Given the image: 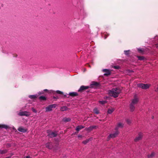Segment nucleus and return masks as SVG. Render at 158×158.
Returning <instances> with one entry per match:
<instances>
[{"instance_id": "8fccbe9b", "label": "nucleus", "mask_w": 158, "mask_h": 158, "mask_svg": "<svg viewBox=\"0 0 158 158\" xmlns=\"http://www.w3.org/2000/svg\"><path fill=\"white\" fill-rule=\"evenodd\" d=\"M41 94H44V93H43V92H42V93Z\"/></svg>"}, {"instance_id": "9b49d317", "label": "nucleus", "mask_w": 158, "mask_h": 158, "mask_svg": "<svg viewBox=\"0 0 158 158\" xmlns=\"http://www.w3.org/2000/svg\"><path fill=\"white\" fill-rule=\"evenodd\" d=\"M99 85V83L97 82L93 81L92 84H90V86L91 87L93 88L94 86L97 87Z\"/></svg>"}, {"instance_id": "a211bd4d", "label": "nucleus", "mask_w": 158, "mask_h": 158, "mask_svg": "<svg viewBox=\"0 0 158 158\" xmlns=\"http://www.w3.org/2000/svg\"><path fill=\"white\" fill-rule=\"evenodd\" d=\"M130 110L131 111L133 112L135 109V105L131 104H130Z\"/></svg>"}, {"instance_id": "393cba45", "label": "nucleus", "mask_w": 158, "mask_h": 158, "mask_svg": "<svg viewBox=\"0 0 158 158\" xmlns=\"http://www.w3.org/2000/svg\"><path fill=\"white\" fill-rule=\"evenodd\" d=\"M8 127V126L6 125L0 124V129L2 128L7 129Z\"/></svg>"}, {"instance_id": "dca6fc26", "label": "nucleus", "mask_w": 158, "mask_h": 158, "mask_svg": "<svg viewBox=\"0 0 158 158\" xmlns=\"http://www.w3.org/2000/svg\"><path fill=\"white\" fill-rule=\"evenodd\" d=\"M39 98L41 101H45L47 100L45 96H43L39 97Z\"/></svg>"}, {"instance_id": "09e8293b", "label": "nucleus", "mask_w": 158, "mask_h": 158, "mask_svg": "<svg viewBox=\"0 0 158 158\" xmlns=\"http://www.w3.org/2000/svg\"><path fill=\"white\" fill-rule=\"evenodd\" d=\"M79 136V137H81V136L80 135V136Z\"/></svg>"}, {"instance_id": "79ce46f5", "label": "nucleus", "mask_w": 158, "mask_h": 158, "mask_svg": "<svg viewBox=\"0 0 158 158\" xmlns=\"http://www.w3.org/2000/svg\"><path fill=\"white\" fill-rule=\"evenodd\" d=\"M58 97H53V98L54 99H58Z\"/></svg>"}, {"instance_id": "49530a36", "label": "nucleus", "mask_w": 158, "mask_h": 158, "mask_svg": "<svg viewBox=\"0 0 158 158\" xmlns=\"http://www.w3.org/2000/svg\"><path fill=\"white\" fill-rule=\"evenodd\" d=\"M152 119H153L154 118V116H152Z\"/></svg>"}, {"instance_id": "4be33fe9", "label": "nucleus", "mask_w": 158, "mask_h": 158, "mask_svg": "<svg viewBox=\"0 0 158 158\" xmlns=\"http://www.w3.org/2000/svg\"><path fill=\"white\" fill-rule=\"evenodd\" d=\"M137 57L139 60H143L145 59V57L143 56H137Z\"/></svg>"}, {"instance_id": "cd10ccee", "label": "nucleus", "mask_w": 158, "mask_h": 158, "mask_svg": "<svg viewBox=\"0 0 158 158\" xmlns=\"http://www.w3.org/2000/svg\"><path fill=\"white\" fill-rule=\"evenodd\" d=\"M93 111L94 113H95L97 114H98L99 113V112L97 108H96L94 109L93 110Z\"/></svg>"}, {"instance_id": "37998d69", "label": "nucleus", "mask_w": 158, "mask_h": 158, "mask_svg": "<svg viewBox=\"0 0 158 158\" xmlns=\"http://www.w3.org/2000/svg\"><path fill=\"white\" fill-rule=\"evenodd\" d=\"M156 48H158V44H156Z\"/></svg>"}, {"instance_id": "39448f33", "label": "nucleus", "mask_w": 158, "mask_h": 158, "mask_svg": "<svg viewBox=\"0 0 158 158\" xmlns=\"http://www.w3.org/2000/svg\"><path fill=\"white\" fill-rule=\"evenodd\" d=\"M89 87L88 86H85L84 85H82L81 86L80 89L78 90V92H79L81 93L83 92L86 89H88Z\"/></svg>"}, {"instance_id": "4c0bfd02", "label": "nucleus", "mask_w": 158, "mask_h": 158, "mask_svg": "<svg viewBox=\"0 0 158 158\" xmlns=\"http://www.w3.org/2000/svg\"><path fill=\"white\" fill-rule=\"evenodd\" d=\"M127 123L128 124H130L131 123V120L130 119H127Z\"/></svg>"}, {"instance_id": "f03ea898", "label": "nucleus", "mask_w": 158, "mask_h": 158, "mask_svg": "<svg viewBox=\"0 0 158 158\" xmlns=\"http://www.w3.org/2000/svg\"><path fill=\"white\" fill-rule=\"evenodd\" d=\"M137 86L142 89H146L149 87V85L148 84L139 83L137 84Z\"/></svg>"}, {"instance_id": "f257e3e1", "label": "nucleus", "mask_w": 158, "mask_h": 158, "mask_svg": "<svg viewBox=\"0 0 158 158\" xmlns=\"http://www.w3.org/2000/svg\"><path fill=\"white\" fill-rule=\"evenodd\" d=\"M121 91V90L119 88L115 87L111 90H108V93L110 96L116 98L118 97Z\"/></svg>"}, {"instance_id": "b1692460", "label": "nucleus", "mask_w": 158, "mask_h": 158, "mask_svg": "<svg viewBox=\"0 0 158 158\" xmlns=\"http://www.w3.org/2000/svg\"><path fill=\"white\" fill-rule=\"evenodd\" d=\"M114 110V109L113 108H112L111 109H108L107 112L108 114H111Z\"/></svg>"}, {"instance_id": "a18cd8bd", "label": "nucleus", "mask_w": 158, "mask_h": 158, "mask_svg": "<svg viewBox=\"0 0 158 158\" xmlns=\"http://www.w3.org/2000/svg\"><path fill=\"white\" fill-rule=\"evenodd\" d=\"M66 97V95H64L63 96V97H64V98H65Z\"/></svg>"}, {"instance_id": "c85d7f7f", "label": "nucleus", "mask_w": 158, "mask_h": 158, "mask_svg": "<svg viewBox=\"0 0 158 158\" xmlns=\"http://www.w3.org/2000/svg\"><path fill=\"white\" fill-rule=\"evenodd\" d=\"M90 139H86V140H84V141H83V142H82V143L85 144H86L88 143V142L90 141Z\"/></svg>"}, {"instance_id": "423d86ee", "label": "nucleus", "mask_w": 158, "mask_h": 158, "mask_svg": "<svg viewBox=\"0 0 158 158\" xmlns=\"http://www.w3.org/2000/svg\"><path fill=\"white\" fill-rule=\"evenodd\" d=\"M142 134L141 133H139L138 136L136 137L134 139V140L135 142H138L142 139Z\"/></svg>"}, {"instance_id": "6ab92c4d", "label": "nucleus", "mask_w": 158, "mask_h": 158, "mask_svg": "<svg viewBox=\"0 0 158 158\" xmlns=\"http://www.w3.org/2000/svg\"><path fill=\"white\" fill-rule=\"evenodd\" d=\"M62 120L63 122L67 123L70 121L71 120V119L69 118H63Z\"/></svg>"}, {"instance_id": "58836bf2", "label": "nucleus", "mask_w": 158, "mask_h": 158, "mask_svg": "<svg viewBox=\"0 0 158 158\" xmlns=\"http://www.w3.org/2000/svg\"><path fill=\"white\" fill-rule=\"evenodd\" d=\"M17 56V55L16 54H14L13 55V57H16Z\"/></svg>"}, {"instance_id": "c9c22d12", "label": "nucleus", "mask_w": 158, "mask_h": 158, "mask_svg": "<svg viewBox=\"0 0 158 158\" xmlns=\"http://www.w3.org/2000/svg\"><path fill=\"white\" fill-rule=\"evenodd\" d=\"M51 105L52 108H55L57 106L56 104H53Z\"/></svg>"}, {"instance_id": "a19ab883", "label": "nucleus", "mask_w": 158, "mask_h": 158, "mask_svg": "<svg viewBox=\"0 0 158 158\" xmlns=\"http://www.w3.org/2000/svg\"><path fill=\"white\" fill-rule=\"evenodd\" d=\"M44 91L45 92L48 91V90L47 89H44Z\"/></svg>"}, {"instance_id": "20e7f679", "label": "nucleus", "mask_w": 158, "mask_h": 158, "mask_svg": "<svg viewBox=\"0 0 158 158\" xmlns=\"http://www.w3.org/2000/svg\"><path fill=\"white\" fill-rule=\"evenodd\" d=\"M116 132L113 134H110L107 137V141H109L111 138H113L116 137L119 134V132L118 131H116Z\"/></svg>"}, {"instance_id": "aec40b11", "label": "nucleus", "mask_w": 158, "mask_h": 158, "mask_svg": "<svg viewBox=\"0 0 158 158\" xmlns=\"http://www.w3.org/2000/svg\"><path fill=\"white\" fill-rule=\"evenodd\" d=\"M96 127L95 126H90L89 127L86 128V130L88 131H91L94 129Z\"/></svg>"}, {"instance_id": "473e14b6", "label": "nucleus", "mask_w": 158, "mask_h": 158, "mask_svg": "<svg viewBox=\"0 0 158 158\" xmlns=\"http://www.w3.org/2000/svg\"><path fill=\"white\" fill-rule=\"evenodd\" d=\"M138 51L140 53H142L144 52V50L143 49L139 48L138 49Z\"/></svg>"}, {"instance_id": "0eeeda50", "label": "nucleus", "mask_w": 158, "mask_h": 158, "mask_svg": "<svg viewBox=\"0 0 158 158\" xmlns=\"http://www.w3.org/2000/svg\"><path fill=\"white\" fill-rule=\"evenodd\" d=\"M29 113L27 111H21L20 112L19 115L20 116H28L29 114Z\"/></svg>"}, {"instance_id": "6e6552de", "label": "nucleus", "mask_w": 158, "mask_h": 158, "mask_svg": "<svg viewBox=\"0 0 158 158\" xmlns=\"http://www.w3.org/2000/svg\"><path fill=\"white\" fill-rule=\"evenodd\" d=\"M103 71L104 72H105V73L104 74V75L106 76H108L110 75L111 73L110 70L106 69H103Z\"/></svg>"}, {"instance_id": "412c9836", "label": "nucleus", "mask_w": 158, "mask_h": 158, "mask_svg": "<svg viewBox=\"0 0 158 158\" xmlns=\"http://www.w3.org/2000/svg\"><path fill=\"white\" fill-rule=\"evenodd\" d=\"M109 34L106 32H105L103 33V35L105 39H106L109 35Z\"/></svg>"}, {"instance_id": "f3484780", "label": "nucleus", "mask_w": 158, "mask_h": 158, "mask_svg": "<svg viewBox=\"0 0 158 158\" xmlns=\"http://www.w3.org/2000/svg\"><path fill=\"white\" fill-rule=\"evenodd\" d=\"M52 108L51 105L48 106L46 108V111L48 112L52 110Z\"/></svg>"}, {"instance_id": "9d476101", "label": "nucleus", "mask_w": 158, "mask_h": 158, "mask_svg": "<svg viewBox=\"0 0 158 158\" xmlns=\"http://www.w3.org/2000/svg\"><path fill=\"white\" fill-rule=\"evenodd\" d=\"M123 124L121 123H118L117 127L115 128V131H118V129L119 128H122L123 127Z\"/></svg>"}, {"instance_id": "5701e85b", "label": "nucleus", "mask_w": 158, "mask_h": 158, "mask_svg": "<svg viewBox=\"0 0 158 158\" xmlns=\"http://www.w3.org/2000/svg\"><path fill=\"white\" fill-rule=\"evenodd\" d=\"M29 97L31 99H35L37 98V96L36 95H30Z\"/></svg>"}, {"instance_id": "f8f14e48", "label": "nucleus", "mask_w": 158, "mask_h": 158, "mask_svg": "<svg viewBox=\"0 0 158 158\" xmlns=\"http://www.w3.org/2000/svg\"><path fill=\"white\" fill-rule=\"evenodd\" d=\"M69 95L70 96L74 97L77 96L78 95V94L76 92H73L69 93Z\"/></svg>"}, {"instance_id": "e433bc0d", "label": "nucleus", "mask_w": 158, "mask_h": 158, "mask_svg": "<svg viewBox=\"0 0 158 158\" xmlns=\"http://www.w3.org/2000/svg\"><path fill=\"white\" fill-rule=\"evenodd\" d=\"M31 110L33 111V112H34L35 113H36V112H37V111L34 108H31Z\"/></svg>"}, {"instance_id": "de8ad7c7", "label": "nucleus", "mask_w": 158, "mask_h": 158, "mask_svg": "<svg viewBox=\"0 0 158 158\" xmlns=\"http://www.w3.org/2000/svg\"><path fill=\"white\" fill-rule=\"evenodd\" d=\"M6 158H10V157H6Z\"/></svg>"}, {"instance_id": "c03bdc74", "label": "nucleus", "mask_w": 158, "mask_h": 158, "mask_svg": "<svg viewBox=\"0 0 158 158\" xmlns=\"http://www.w3.org/2000/svg\"><path fill=\"white\" fill-rule=\"evenodd\" d=\"M133 71L132 70H129V73H131L133 72Z\"/></svg>"}, {"instance_id": "1a4fd4ad", "label": "nucleus", "mask_w": 158, "mask_h": 158, "mask_svg": "<svg viewBox=\"0 0 158 158\" xmlns=\"http://www.w3.org/2000/svg\"><path fill=\"white\" fill-rule=\"evenodd\" d=\"M46 147L49 149H52L53 148L52 143L50 142H48L45 145Z\"/></svg>"}, {"instance_id": "a878e982", "label": "nucleus", "mask_w": 158, "mask_h": 158, "mask_svg": "<svg viewBox=\"0 0 158 158\" xmlns=\"http://www.w3.org/2000/svg\"><path fill=\"white\" fill-rule=\"evenodd\" d=\"M154 156V153L152 152L150 154L148 155V157L149 158H152Z\"/></svg>"}, {"instance_id": "2f4dec72", "label": "nucleus", "mask_w": 158, "mask_h": 158, "mask_svg": "<svg viewBox=\"0 0 158 158\" xmlns=\"http://www.w3.org/2000/svg\"><path fill=\"white\" fill-rule=\"evenodd\" d=\"M130 50L124 51V53L125 55L128 56L129 54Z\"/></svg>"}, {"instance_id": "ea45409f", "label": "nucleus", "mask_w": 158, "mask_h": 158, "mask_svg": "<svg viewBox=\"0 0 158 158\" xmlns=\"http://www.w3.org/2000/svg\"><path fill=\"white\" fill-rule=\"evenodd\" d=\"M26 158H32L30 156H26Z\"/></svg>"}, {"instance_id": "ddd939ff", "label": "nucleus", "mask_w": 158, "mask_h": 158, "mask_svg": "<svg viewBox=\"0 0 158 158\" xmlns=\"http://www.w3.org/2000/svg\"><path fill=\"white\" fill-rule=\"evenodd\" d=\"M18 130L19 131L23 133L26 132L27 130V129L23 128L22 127H19L18 128Z\"/></svg>"}, {"instance_id": "bb28decb", "label": "nucleus", "mask_w": 158, "mask_h": 158, "mask_svg": "<svg viewBox=\"0 0 158 158\" xmlns=\"http://www.w3.org/2000/svg\"><path fill=\"white\" fill-rule=\"evenodd\" d=\"M98 102L102 104H104L106 103L107 102V101L106 100L99 101Z\"/></svg>"}, {"instance_id": "f704fd0d", "label": "nucleus", "mask_w": 158, "mask_h": 158, "mask_svg": "<svg viewBox=\"0 0 158 158\" xmlns=\"http://www.w3.org/2000/svg\"><path fill=\"white\" fill-rule=\"evenodd\" d=\"M113 68L116 69H120V67L118 66H113Z\"/></svg>"}, {"instance_id": "c756f323", "label": "nucleus", "mask_w": 158, "mask_h": 158, "mask_svg": "<svg viewBox=\"0 0 158 158\" xmlns=\"http://www.w3.org/2000/svg\"><path fill=\"white\" fill-rule=\"evenodd\" d=\"M67 107L66 106H63L61 107V110L62 111H64L67 110Z\"/></svg>"}, {"instance_id": "7ed1b4c3", "label": "nucleus", "mask_w": 158, "mask_h": 158, "mask_svg": "<svg viewBox=\"0 0 158 158\" xmlns=\"http://www.w3.org/2000/svg\"><path fill=\"white\" fill-rule=\"evenodd\" d=\"M47 132L48 133V136L50 138H53L56 137L57 136V134L56 132H52L50 130H48Z\"/></svg>"}, {"instance_id": "7c9ffc66", "label": "nucleus", "mask_w": 158, "mask_h": 158, "mask_svg": "<svg viewBox=\"0 0 158 158\" xmlns=\"http://www.w3.org/2000/svg\"><path fill=\"white\" fill-rule=\"evenodd\" d=\"M7 152V150H0V153L1 154H4Z\"/></svg>"}, {"instance_id": "72a5a7b5", "label": "nucleus", "mask_w": 158, "mask_h": 158, "mask_svg": "<svg viewBox=\"0 0 158 158\" xmlns=\"http://www.w3.org/2000/svg\"><path fill=\"white\" fill-rule=\"evenodd\" d=\"M56 92L57 94H63V92L60 91V90H57L56 91Z\"/></svg>"}, {"instance_id": "4468645a", "label": "nucleus", "mask_w": 158, "mask_h": 158, "mask_svg": "<svg viewBox=\"0 0 158 158\" xmlns=\"http://www.w3.org/2000/svg\"><path fill=\"white\" fill-rule=\"evenodd\" d=\"M138 102V100L137 98H135L133 99L131 101V104L135 105Z\"/></svg>"}, {"instance_id": "2eb2a0df", "label": "nucleus", "mask_w": 158, "mask_h": 158, "mask_svg": "<svg viewBox=\"0 0 158 158\" xmlns=\"http://www.w3.org/2000/svg\"><path fill=\"white\" fill-rule=\"evenodd\" d=\"M85 127L82 125H79L77 126L76 128V130L77 131H79L80 130L84 128Z\"/></svg>"}]
</instances>
